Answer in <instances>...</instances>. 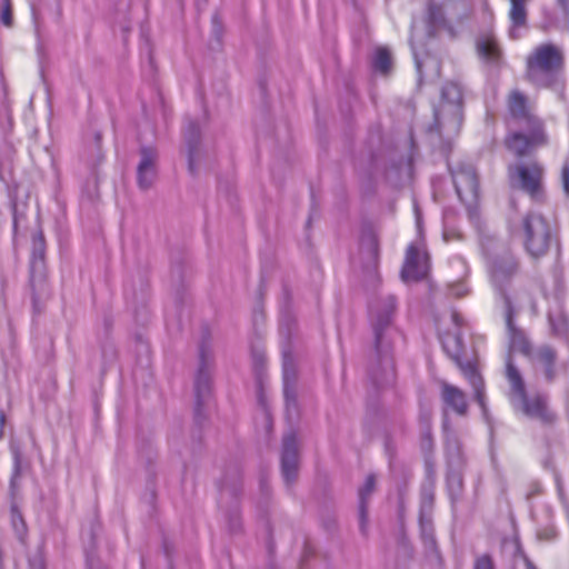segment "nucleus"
I'll list each match as a JSON object with an SVG mask.
<instances>
[{"label": "nucleus", "instance_id": "9", "mask_svg": "<svg viewBox=\"0 0 569 569\" xmlns=\"http://www.w3.org/2000/svg\"><path fill=\"white\" fill-rule=\"evenodd\" d=\"M46 243L41 232L32 238V254L30 261V283L32 288V306L34 312H41L40 298L47 295L46 266H44Z\"/></svg>", "mask_w": 569, "mask_h": 569}, {"label": "nucleus", "instance_id": "29", "mask_svg": "<svg viewBox=\"0 0 569 569\" xmlns=\"http://www.w3.org/2000/svg\"><path fill=\"white\" fill-rule=\"evenodd\" d=\"M433 489L431 486L423 487L420 501V517L431 518L433 509Z\"/></svg>", "mask_w": 569, "mask_h": 569}, {"label": "nucleus", "instance_id": "6", "mask_svg": "<svg viewBox=\"0 0 569 569\" xmlns=\"http://www.w3.org/2000/svg\"><path fill=\"white\" fill-rule=\"evenodd\" d=\"M561 66L560 49L550 43L541 44L527 58V79L537 87L549 88L555 84Z\"/></svg>", "mask_w": 569, "mask_h": 569}, {"label": "nucleus", "instance_id": "23", "mask_svg": "<svg viewBox=\"0 0 569 569\" xmlns=\"http://www.w3.org/2000/svg\"><path fill=\"white\" fill-rule=\"evenodd\" d=\"M461 370H462L465 377L469 380L470 385L473 388L475 397H476L478 405L485 411L486 410L485 386H483L482 377L478 373V371L471 363L461 366Z\"/></svg>", "mask_w": 569, "mask_h": 569}, {"label": "nucleus", "instance_id": "10", "mask_svg": "<svg viewBox=\"0 0 569 569\" xmlns=\"http://www.w3.org/2000/svg\"><path fill=\"white\" fill-rule=\"evenodd\" d=\"M456 192L461 201L472 203L478 197V177L472 164L461 162L451 170Z\"/></svg>", "mask_w": 569, "mask_h": 569}, {"label": "nucleus", "instance_id": "28", "mask_svg": "<svg viewBox=\"0 0 569 569\" xmlns=\"http://www.w3.org/2000/svg\"><path fill=\"white\" fill-rule=\"evenodd\" d=\"M372 63L377 71L385 74L388 73L392 66L391 52L389 49L383 47L376 49Z\"/></svg>", "mask_w": 569, "mask_h": 569}, {"label": "nucleus", "instance_id": "44", "mask_svg": "<svg viewBox=\"0 0 569 569\" xmlns=\"http://www.w3.org/2000/svg\"><path fill=\"white\" fill-rule=\"evenodd\" d=\"M528 569H536V568L531 563H529Z\"/></svg>", "mask_w": 569, "mask_h": 569}, {"label": "nucleus", "instance_id": "41", "mask_svg": "<svg viewBox=\"0 0 569 569\" xmlns=\"http://www.w3.org/2000/svg\"><path fill=\"white\" fill-rule=\"evenodd\" d=\"M452 293L456 295V296H462L463 292L460 291V289H458L457 291L455 289H452Z\"/></svg>", "mask_w": 569, "mask_h": 569}, {"label": "nucleus", "instance_id": "42", "mask_svg": "<svg viewBox=\"0 0 569 569\" xmlns=\"http://www.w3.org/2000/svg\"><path fill=\"white\" fill-rule=\"evenodd\" d=\"M550 322H551V326H552L553 331H555L556 333H558L559 331H558V330H557V328L555 327V325H553V322H552V320H551V319H550Z\"/></svg>", "mask_w": 569, "mask_h": 569}, {"label": "nucleus", "instance_id": "4", "mask_svg": "<svg viewBox=\"0 0 569 569\" xmlns=\"http://www.w3.org/2000/svg\"><path fill=\"white\" fill-rule=\"evenodd\" d=\"M462 124V91L457 83L442 88L441 101L435 110V124L431 128L443 139L457 136Z\"/></svg>", "mask_w": 569, "mask_h": 569}, {"label": "nucleus", "instance_id": "8", "mask_svg": "<svg viewBox=\"0 0 569 569\" xmlns=\"http://www.w3.org/2000/svg\"><path fill=\"white\" fill-rule=\"evenodd\" d=\"M473 8L469 0H443L441 3L431 2L428 8L432 27L456 34L455 27L463 24L472 14Z\"/></svg>", "mask_w": 569, "mask_h": 569}, {"label": "nucleus", "instance_id": "35", "mask_svg": "<svg viewBox=\"0 0 569 569\" xmlns=\"http://www.w3.org/2000/svg\"><path fill=\"white\" fill-rule=\"evenodd\" d=\"M12 523H13L18 535L20 537H22V535L24 533V530H26L24 522H23L20 513H18L17 511H12Z\"/></svg>", "mask_w": 569, "mask_h": 569}, {"label": "nucleus", "instance_id": "31", "mask_svg": "<svg viewBox=\"0 0 569 569\" xmlns=\"http://www.w3.org/2000/svg\"><path fill=\"white\" fill-rule=\"evenodd\" d=\"M448 489L451 497H458L462 490V478L458 473L448 477Z\"/></svg>", "mask_w": 569, "mask_h": 569}, {"label": "nucleus", "instance_id": "39", "mask_svg": "<svg viewBox=\"0 0 569 569\" xmlns=\"http://www.w3.org/2000/svg\"><path fill=\"white\" fill-rule=\"evenodd\" d=\"M415 211H416V218H417V227L420 230V213H419L417 206L415 207Z\"/></svg>", "mask_w": 569, "mask_h": 569}, {"label": "nucleus", "instance_id": "18", "mask_svg": "<svg viewBox=\"0 0 569 569\" xmlns=\"http://www.w3.org/2000/svg\"><path fill=\"white\" fill-rule=\"evenodd\" d=\"M441 388V397L446 406L451 408L457 415H466L468 403L465 392L447 382H442Z\"/></svg>", "mask_w": 569, "mask_h": 569}, {"label": "nucleus", "instance_id": "2", "mask_svg": "<svg viewBox=\"0 0 569 569\" xmlns=\"http://www.w3.org/2000/svg\"><path fill=\"white\" fill-rule=\"evenodd\" d=\"M506 378L510 385L509 399L517 412L542 425L555 422L556 415L549 407L547 396L540 393L528 396L522 375L510 359L506 366Z\"/></svg>", "mask_w": 569, "mask_h": 569}, {"label": "nucleus", "instance_id": "16", "mask_svg": "<svg viewBox=\"0 0 569 569\" xmlns=\"http://www.w3.org/2000/svg\"><path fill=\"white\" fill-rule=\"evenodd\" d=\"M183 141L190 173L197 170V160L201 154L200 127L196 121H189L183 129Z\"/></svg>", "mask_w": 569, "mask_h": 569}, {"label": "nucleus", "instance_id": "34", "mask_svg": "<svg viewBox=\"0 0 569 569\" xmlns=\"http://www.w3.org/2000/svg\"><path fill=\"white\" fill-rule=\"evenodd\" d=\"M561 183L563 192L569 197V159L566 160L561 169Z\"/></svg>", "mask_w": 569, "mask_h": 569}, {"label": "nucleus", "instance_id": "5", "mask_svg": "<svg viewBox=\"0 0 569 569\" xmlns=\"http://www.w3.org/2000/svg\"><path fill=\"white\" fill-rule=\"evenodd\" d=\"M396 308V298L391 295L380 297L370 305V319L375 335V347L386 369H392L389 357L391 350V319Z\"/></svg>", "mask_w": 569, "mask_h": 569}, {"label": "nucleus", "instance_id": "14", "mask_svg": "<svg viewBox=\"0 0 569 569\" xmlns=\"http://www.w3.org/2000/svg\"><path fill=\"white\" fill-rule=\"evenodd\" d=\"M158 152L152 147L140 149V161L137 167V181L141 190L152 187L157 178Z\"/></svg>", "mask_w": 569, "mask_h": 569}, {"label": "nucleus", "instance_id": "21", "mask_svg": "<svg viewBox=\"0 0 569 569\" xmlns=\"http://www.w3.org/2000/svg\"><path fill=\"white\" fill-rule=\"evenodd\" d=\"M511 8L509 18L511 21L510 37L517 39L519 37L518 28L525 27L527 23V9L526 6L529 0H509Z\"/></svg>", "mask_w": 569, "mask_h": 569}, {"label": "nucleus", "instance_id": "22", "mask_svg": "<svg viewBox=\"0 0 569 569\" xmlns=\"http://www.w3.org/2000/svg\"><path fill=\"white\" fill-rule=\"evenodd\" d=\"M361 252L368 260V263L375 268L379 259V237L375 230L363 233L361 239Z\"/></svg>", "mask_w": 569, "mask_h": 569}, {"label": "nucleus", "instance_id": "36", "mask_svg": "<svg viewBox=\"0 0 569 569\" xmlns=\"http://www.w3.org/2000/svg\"><path fill=\"white\" fill-rule=\"evenodd\" d=\"M30 568L31 569H43V559L40 555L36 556L33 559L30 560Z\"/></svg>", "mask_w": 569, "mask_h": 569}, {"label": "nucleus", "instance_id": "3", "mask_svg": "<svg viewBox=\"0 0 569 569\" xmlns=\"http://www.w3.org/2000/svg\"><path fill=\"white\" fill-rule=\"evenodd\" d=\"M516 232L526 252L533 259L546 256L553 240L550 221L536 210H529L521 217Z\"/></svg>", "mask_w": 569, "mask_h": 569}, {"label": "nucleus", "instance_id": "12", "mask_svg": "<svg viewBox=\"0 0 569 569\" xmlns=\"http://www.w3.org/2000/svg\"><path fill=\"white\" fill-rule=\"evenodd\" d=\"M429 271V258L425 250L410 244L407 249L406 260L401 270L403 281H418Z\"/></svg>", "mask_w": 569, "mask_h": 569}, {"label": "nucleus", "instance_id": "19", "mask_svg": "<svg viewBox=\"0 0 569 569\" xmlns=\"http://www.w3.org/2000/svg\"><path fill=\"white\" fill-rule=\"evenodd\" d=\"M194 391L196 407L199 411L210 396V371L203 355H201V365L194 380Z\"/></svg>", "mask_w": 569, "mask_h": 569}, {"label": "nucleus", "instance_id": "38", "mask_svg": "<svg viewBox=\"0 0 569 569\" xmlns=\"http://www.w3.org/2000/svg\"><path fill=\"white\" fill-rule=\"evenodd\" d=\"M6 423V416L2 410H0V439L3 437V429Z\"/></svg>", "mask_w": 569, "mask_h": 569}, {"label": "nucleus", "instance_id": "26", "mask_svg": "<svg viewBox=\"0 0 569 569\" xmlns=\"http://www.w3.org/2000/svg\"><path fill=\"white\" fill-rule=\"evenodd\" d=\"M507 148L518 157H523L535 149L529 143L528 137L522 132H515L506 139Z\"/></svg>", "mask_w": 569, "mask_h": 569}, {"label": "nucleus", "instance_id": "33", "mask_svg": "<svg viewBox=\"0 0 569 569\" xmlns=\"http://www.w3.org/2000/svg\"><path fill=\"white\" fill-rule=\"evenodd\" d=\"M475 569H495L492 559L489 555H482L475 561Z\"/></svg>", "mask_w": 569, "mask_h": 569}, {"label": "nucleus", "instance_id": "15", "mask_svg": "<svg viewBox=\"0 0 569 569\" xmlns=\"http://www.w3.org/2000/svg\"><path fill=\"white\" fill-rule=\"evenodd\" d=\"M518 306L512 305V300L509 297H506V325L510 341V348L515 351L521 352L526 356L532 353L530 352V342L525 335V332L518 329L513 323V316L516 313V309Z\"/></svg>", "mask_w": 569, "mask_h": 569}, {"label": "nucleus", "instance_id": "30", "mask_svg": "<svg viewBox=\"0 0 569 569\" xmlns=\"http://www.w3.org/2000/svg\"><path fill=\"white\" fill-rule=\"evenodd\" d=\"M419 523H420L421 537H422L425 545L430 549H435L436 540L433 537V527H432L431 518L419 517Z\"/></svg>", "mask_w": 569, "mask_h": 569}, {"label": "nucleus", "instance_id": "32", "mask_svg": "<svg viewBox=\"0 0 569 569\" xmlns=\"http://www.w3.org/2000/svg\"><path fill=\"white\" fill-rule=\"evenodd\" d=\"M0 19H1V22L6 27H11L12 26V14H11L10 0H2L1 1Z\"/></svg>", "mask_w": 569, "mask_h": 569}, {"label": "nucleus", "instance_id": "11", "mask_svg": "<svg viewBox=\"0 0 569 569\" xmlns=\"http://www.w3.org/2000/svg\"><path fill=\"white\" fill-rule=\"evenodd\" d=\"M530 361L535 372L542 376L547 382H552L562 370L557 351L548 345L538 347L530 355Z\"/></svg>", "mask_w": 569, "mask_h": 569}, {"label": "nucleus", "instance_id": "43", "mask_svg": "<svg viewBox=\"0 0 569 569\" xmlns=\"http://www.w3.org/2000/svg\"><path fill=\"white\" fill-rule=\"evenodd\" d=\"M232 521L234 522V526H237V525H238V517H237V515L234 516V518H233V520H232Z\"/></svg>", "mask_w": 569, "mask_h": 569}, {"label": "nucleus", "instance_id": "24", "mask_svg": "<svg viewBox=\"0 0 569 569\" xmlns=\"http://www.w3.org/2000/svg\"><path fill=\"white\" fill-rule=\"evenodd\" d=\"M376 486L375 476L366 478L365 485L359 489V522L360 530L365 533L367 526V500L373 492Z\"/></svg>", "mask_w": 569, "mask_h": 569}, {"label": "nucleus", "instance_id": "1", "mask_svg": "<svg viewBox=\"0 0 569 569\" xmlns=\"http://www.w3.org/2000/svg\"><path fill=\"white\" fill-rule=\"evenodd\" d=\"M485 250L489 258L488 271L495 289L503 296L505 300L506 297L511 298L513 306L519 308L528 306L535 311L536 302L530 295L526 293L522 296L516 291L511 295L506 293V288L519 271V261L516 256L508 248L499 243H490L485 247Z\"/></svg>", "mask_w": 569, "mask_h": 569}, {"label": "nucleus", "instance_id": "37", "mask_svg": "<svg viewBox=\"0 0 569 569\" xmlns=\"http://www.w3.org/2000/svg\"><path fill=\"white\" fill-rule=\"evenodd\" d=\"M19 472H20V461H19V456L16 455V459H14V473H13V477H12V480H11L12 485L14 483V479L19 476Z\"/></svg>", "mask_w": 569, "mask_h": 569}, {"label": "nucleus", "instance_id": "40", "mask_svg": "<svg viewBox=\"0 0 569 569\" xmlns=\"http://www.w3.org/2000/svg\"><path fill=\"white\" fill-rule=\"evenodd\" d=\"M413 54H415V58H417V54H416L415 51H413ZM416 66H417L418 72H420L421 71V63H420V61L418 59H416Z\"/></svg>", "mask_w": 569, "mask_h": 569}, {"label": "nucleus", "instance_id": "20", "mask_svg": "<svg viewBox=\"0 0 569 569\" xmlns=\"http://www.w3.org/2000/svg\"><path fill=\"white\" fill-rule=\"evenodd\" d=\"M526 122L528 126V133H526V136L528 137L531 147L537 150L549 146L550 137L547 132L545 121L538 116H535L529 118Z\"/></svg>", "mask_w": 569, "mask_h": 569}, {"label": "nucleus", "instance_id": "13", "mask_svg": "<svg viewBox=\"0 0 569 569\" xmlns=\"http://www.w3.org/2000/svg\"><path fill=\"white\" fill-rule=\"evenodd\" d=\"M299 453L297 438L293 432L283 437L281 470L287 485H291L298 476Z\"/></svg>", "mask_w": 569, "mask_h": 569}, {"label": "nucleus", "instance_id": "17", "mask_svg": "<svg viewBox=\"0 0 569 569\" xmlns=\"http://www.w3.org/2000/svg\"><path fill=\"white\" fill-rule=\"evenodd\" d=\"M507 108L510 116L518 120L535 117V103L519 89H512L507 96Z\"/></svg>", "mask_w": 569, "mask_h": 569}, {"label": "nucleus", "instance_id": "25", "mask_svg": "<svg viewBox=\"0 0 569 569\" xmlns=\"http://www.w3.org/2000/svg\"><path fill=\"white\" fill-rule=\"evenodd\" d=\"M283 381H284V400H286V409L287 412L296 411V391L293 387L295 382V372L293 369L286 361L283 365Z\"/></svg>", "mask_w": 569, "mask_h": 569}, {"label": "nucleus", "instance_id": "27", "mask_svg": "<svg viewBox=\"0 0 569 569\" xmlns=\"http://www.w3.org/2000/svg\"><path fill=\"white\" fill-rule=\"evenodd\" d=\"M477 50L479 56L487 62L496 63L499 61L500 50L492 37L480 38L477 42Z\"/></svg>", "mask_w": 569, "mask_h": 569}, {"label": "nucleus", "instance_id": "7", "mask_svg": "<svg viewBox=\"0 0 569 569\" xmlns=\"http://www.w3.org/2000/svg\"><path fill=\"white\" fill-rule=\"evenodd\" d=\"M510 184L536 202L545 199V167L537 160L521 162L509 168Z\"/></svg>", "mask_w": 569, "mask_h": 569}]
</instances>
